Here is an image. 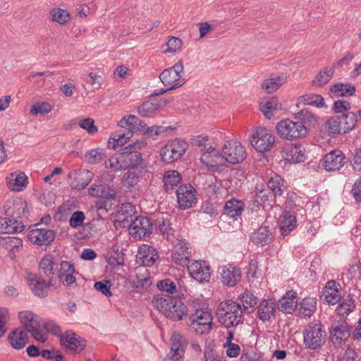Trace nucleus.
I'll use <instances>...</instances> for the list:
<instances>
[{
	"label": "nucleus",
	"mask_w": 361,
	"mask_h": 361,
	"mask_svg": "<svg viewBox=\"0 0 361 361\" xmlns=\"http://www.w3.org/2000/svg\"><path fill=\"white\" fill-rule=\"evenodd\" d=\"M157 309L168 319L178 322L189 316L192 308L182 302L180 298L171 295L158 294L153 298Z\"/></svg>",
	"instance_id": "nucleus-1"
},
{
	"label": "nucleus",
	"mask_w": 361,
	"mask_h": 361,
	"mask_svg": "<svg viewBox=\"0 0 361 361\" xmlns=\"http://www.w3.org/2000/svg\"><path fill=\"white\" fill-rule=\"evenodd\" d=\"M243 313L241 304L233 300L221 302L216 312L219 322L226 329L242 324Z\"/></svg>",
	"instance_id": "nucleus-2"
},
{
	"label": "nucleus",
	"mask_w": 361,
	"mask_h": 361,
	"mask_svg": "<svg viewBox=\"0 0 361 361\" xmlns=\"http://www.w3.org/2000/svg\"><path fill=\"white\" fill-rule=\"evenodd\" d=\"M59 263L54 261V257L46 255L42 257L39 264L40 277H47L51 283L58 279L63 285H68V261H61L60 269Z\"/></svg>",
	"instance_id": "nucleus-3"
},
{
	"label": "nucleus",
	"mask_w": 361,
	"mask_h": 361,
	"mask_svg": "<svg viewBox=\"0 0 361 361\" xmlns=\"http://www.w3.org/2000/svg\"><path fill=\"white\" fill-rule=\"evenodd\" d=\"M188 317L187 324L197 334L203 335L210 332L213 323L209 312L193 306Z\"/></svg>",
	"instance_id": "nucleus-4"
},
{
	"label": "nucleus",
	"mask_w": 361,
	"mask_h": 361,
	"mask_svg": "<svg viewBox=\"0 0 361 361\" xmlns=\"http://www.w3.org/2000/svg\"><path fill=\"white\" fill-rule=\"evenodd\" d=\"M326 336L324 326L321 322H310L303 331V342L308 349H320L325 343Z\"/></svg>",
	"instance_id": "nucleus-5"
},
{
	"label": "nucleus",
	"mask_w": 361,
	"mask_h": 361,
	"mask_svg": "<svg viewBox=\"0 0 361 361\" xmlns=\"http://www.w3.org/2000/svg\"><path fill=\"white\" fill-rule=\"evenodd\" d=\"M279 135L283 139L294 140L306 137L307 128L300 121H293L290 119H283L276 126Z\"/></svg>",
	"instance_id": "nucleus-6"
},
{
	"label": "nucleus",
	"mask_w": 361,
	"mask_h": 361,
	"mask_svg": "<svg viewBox=\"0 0 361 361\" xmlns=\"http://www.w3.org/2000/svg\"><path fill=\"white\" fill-rule=\"evenodd\" d=\"M250 143L258 152L264 153L273 149L275 136L268 128L259 126L252 133Z\"/></svg>",
	"instance_id": "nucleus-7"
},
{
	"label": "nucleus",
	"mask_w": 361,
	"mask_h": 361,
	"mask_svg": "<svg viewBox=\"0 0 361 361\" xmlns=\"http://www.w3.org/2000/svg\"><path fill=\"white\" fill-rule=\"evenodd\" d=\"M222 159L232 164L242 163L247 157L245 147L240 142L235 140L226 141L222 147Z\"/></svg>",
	"instance_id": "nucleus-8"
},
{
	"label": "nucleus",
	"mask_w": 361,
	"mask_h": 361,
	"mask_svg": "<svg viewBox=\"0 0 361 361\" xmlns=\"http://www.w3.org/2000/svg\"><path fill=\"white\" fill-rule=\"evenodd\" d=\"M187 143L180 139H175L161 147V159L166 164H171L180 159L186 152Z\"/></svg>",
	"instance_id": "nucleus-9"
},
{
	"label": "nucleus",
	"mask_w": 361,
	"mask_h": 361,
	"mask_svg": "<svg viewBox=\"0 0 361 361\" xmlns=\"http://www.w3.org/2000/svg\"><path fill=\"white\" fill-rule=\"evenodd\" d=\"M177 203L180 209L194 207L197 202V191L191 184L183 183L176 189Z\"/></svg>",
	"instance_id": "nucleus-10"
},
{
	"label": "nucleus",
	"mask_w": 361,
	"mask_h": 361,
	"mask_svg": "<svg viewBox=\"0 0 361 361\" xmlns=\"http://www.w3.org/2000/svg\"><path fill=\"white\" fill-rule=\"evenodd\" d=\"M329 338L334 345L345 344L351 334V326L345 319L334 322L329 329Z\"/></svg>",
	"instance_id": "nucleus-11"
},
{
	"label": "nucleus",
	"mask_w": 361,
	"mask_h": 361,
	"mask_svg": "<svg viewBox=\"0 0 361 361\" xmlns=\"http://www.w3.org/2000/svg\"><path fill=\"white\" fill-rule=\"evenodd\" d=\"M119 159L123 166V170L126 169H138L140 172H146L147 164L142 159V154L137 150L123 149L119 152Z\"/></svg>",
	"instance_id": "nucleus-12"
},
{
	"label": "nucleus",
	"mask_w": 361,
	"mask_h": 361,
	"mask_svg": "<svg viewBox=\"0 0 361 361\" xmlns=\"http://www.w3.org/2000/svg\"><path fill=\"white\" fill-rule=\"evenodd\" d=\"M130 234L140 238L149 236L153 231L152 220L148 216H136L129 225Z\"/></svg>",
	"instance_id": "nucleus-13"
},
{
	"label": "nucleus",
	"mask_w": 361,
	"mask_h": 361,
	"mask_svg": "<svg viewBox=\"0 0 361 361\" xmlns=\"http://www.w3.org/2000/svg\"><path fill=\"white\" fill-rule=\"evenodd\" d=\"M188 342L180 332H174L171 337V350L166 360L179 361L183 357Z\"/></svg>",
	"instance_id": "nucleus-14"
},
{
	"label": "nucleus",
	"mask_w": 361,
	"mask_h": 361,
	"mask_svg": "<svg viewBox=\"0 0 361 361\" xmlns=\"http://www.w3.org/2000/svg\"><path fill=\"white\" fill-rule=\"evenodd\" d=\"M191 277L198 282H208L211 278V267L208 262L204 260L194 261L188 266Z\"/></svg>",
	"instance_id": "nucleus-15"
},
{
	"label": "nucleus",
	"mask_w": 361,
	"mask_h": 361,
	"mask_svg": "<svg viewBox=\"0 0 361 361\" xmlns=\"http://www.w3.org/2000/svg\"><path fill=\"white\" fill-rule=\"evenodd\" d=\"M345 155L339 149H334L322 159L324 169L326 171H338L345 163Z\"/></svg>",
	"instance_id": "nucleus-16"
},
{
	"label": "nucleus",
	"mask_w": 361,
	"mask_h": 361,
	"mask_svg": "<svg viewBox=\"0 0 361 361\" xmlns=\"http://www.w3.org/2000/svg\"><path fill=\"white\" fill-rule=\"evenodd\" d=\"M341 286L338 282L330 280L324 285L320 298L329 305H336L341 300Z\"/></svg>",
	"instance_id": "nucleus-17"
},
{
	"label": "nucleus",
	"mask_w": 361,
	"mask_h": 361,
	"mask_svg": "<svg viewBox=\"0 0 361 361\" xmlns=\"http://www.w3.org/2000/svg\"><path fill=\"white\" fill-rule=\"evenodd\" d=\"M218 272L221 275L222 283L228 287L235 286L242 277L240 269L233 264H228L220 267Z\"/></svg>",
	"instance_id": "nucleus-18"
},
{
	"label": "nucleus",
	"mask_w": 361,
	"mask_h": 361,
	"mask_svg": "<svg viewBox=\"0 0 361 361\" xmlns=\"http://www.w3.org/2000/svg\"><path fill=\"white\" fill-rule=\"evenodd\" d=\"M55 232L48 228H33L27 234L28 240L33 244L47 246L54 240Z\"/></svg>",
	"instance_id": "nucleus-19"
},
{
	"label": "nucleus",
	"mask_w": 361,
	"mask_h": 361,
	"mask_svg": "<svg viewBox=\"0 0 361 361\" xmlns=\"http://www.w3.org/2000/svg\"><path fill=\"white\" fill-rule=\"evenodd\" d=\"M183 71V63L181 59L178 60L173 66L164 69L159 75L161 82L165 86L174 85L180 82Z\"/></svg>",
	"instance_id": "nucleus-20"
},
{
	"label": "nucleus",
	"mask_w": 361,
	"mask_h": 361,
	"mask_svg": "<svg viewBox=\"0 0 361 361\" xmlns=\"http://www.w3.org/2000/svg\"><path fill=\"white\" fill-rule=\"evenodd\" d=\"M249 240L257 247H264L273 242L274 234L269 226L262 225L250 233Z\"/></svg>",
	"instance_id": "nucleus-21"
},
{
	"label": "nucleus",
	"mask_w": 361,
	"mask_h": 361,
	"mask_svg": "<svg viewBox=\"0 0 361 361\" xmlns=\"http://www.w3.org/2000/svg\"><path fill=\"white\" fill-rule=\"evenodd\" d=\"M93 173L87 169H78L69 173V185L75 190L85 188L91 181Z\"/></svg>",
	"instance_id": "nucleus-22"
},
{
	"label": "nucleus",
	"mask_w": 361,
	"mask_h": 361,
	"mask_svg": "<svg viewBox=\"0 0 361 361\" xmlns=\"http://www.w3.org/2000/svg\"><path fill=\"white\" fill-rule=\"evenodd\" d=\"M27 281L35 295L39 298H44L47 295L49 288L51 285L50 281L46 282L45 280L40 279L37 274L34 273L27 274Z\"/></svg>",
	"instance_id": "nucleus-23"
},
{
	"label": "nucleus",
	"mask_w": 361,
	"mask_h": 361,
	"mask_svg": "<svg viewBox=\"0 0 361 361\" xmlns=\"http://www.w3.org/2000/svg\"><path fill=\"white\" fill-rule=\"evenodd\" d=\"M5 209V214L10 215V209H12L11 217L23 218L28 216L27 203L25 200L17 197L12 202L7 201L4 207Z\"/></svg>",
	"instance_id": "nucleus-24"
},
{
	"label": "nucleus",
	"mask_w": 361,
	"mask_h": 361,
	"mask_svg": "<svg viewBox=\"0 0 361 361\" xmlns=\"http://www.w3.org/2000/svg\"><path fill=\"white\" fill-rule=\"evenodd\" d=\"M298 295L295 291L288 290L286 294L280 298L276 304V310L284 314H292L298 305Z\"/></svg>",
	"instance_id": "nucleus-25"
},
{
	"label": "nucleus",
	"mask_w": 361,
	"mask_h": 361,
	"mask_svg": "<svg viewBox=\"0 0 361 361\" xmlns=\"http://www.w3.org/2000/svg\"><path fill=\"white\" fill-rule=\"evenodd\" d=\"M276 313V304L274 299H263L257 307V317L263 322H269L275 318Z\"/></svg>",
	"instance_id": "nucleus-26"
},
{
	"label": "nucleus",
	"mask_w": 361,
	"mask_h": 361,
	"mask_svg": "<svg viewBox=\"0 0 361 361\" xmlns=\"http://www.w3.org/2000/svg\"><path fill=\"white\" fill-rule=\"evenodd\" d=\"M157 258V252L152 246L144 245L138 250L136 262L143 267H152Z\"/></svg>",
	"instance_id": "nucleus-27"
},
{
	"label": "nucleus",
	"mask_w": 361,
	"mask_h": 361,
	"mask_svg": "<svg viewBox=\"0 0 361 361\" xmlns=\"http://www.w3.org/2000/svg\"><path fill=\"white\" fill-rule=\"evenodd\" d=\"M281 155L285 163L297 164L303 162L305 159L300 145H291L287 147H283L281 150Z\"/></svg>",
	"instance_id": "nucleus-28"
},
{
	"label": "nucleus",
	"mask_w": 361,
	"mask_h": 361,
	"mask_svg": "<svg viewBox=\"0 0 361 361\" xmlns=\"http://www.w3.org/2000/svg\"><path fill=\"white\" fill-rule=\"evenodd\" d=\"M244 209V202L233 197L226 202L224 206L223 214L231 219H233L235 221H237L238 219H240Z\"/></svg>",
	"instance_id": "nucleus-29"
},
{
	"label": "nucleus",
	"mask_w": 361,
	"mask_h": 361,
	"mask_svg": "<svg viewBox=\"0 0 361 361\" xmlns=\"http://www.w3.org/2000/svg\"><path fill=\"white\" fill-rule=\"evenodd\" d=\"M89 195L104 200H115L117 192L114 185L107 184L93 185L89 189Z\"/></svg>",
	"instance_id": "nucleus-30"
},
{
	"label": "nucleus",
	"mask_w": 361,
	"mask_h": 361,
	"mask_svg": "<svg viewBox=\"0 0 361 361\" xmlns=\"http://www.w3.org/2000/svg\"><path fill=\"white\" fill-rule=\"evenodd\" d=\"M182 176L178 171L169 170L165 171L163 176L165 191L169 194L173 193L182 184Z\"/></svg>",
	"instance_id": "nucleus-31"
},
{
	"label": "nucleus",
	"mask_w": 361,
	"mask_h": 361,
	"mask_svg": "<svg viewBox=\"0 0 361 361\" xmlns=\"http://www.w3.org/2000/svg\"><path fill=\"white\" fill-rule=\"evenodd\" d=\"M152 223L156 233L162 235L168 240L174 235L175 230L171 227V223L168 217H164L162 214L153 220Z\"/></svg>",
	"instance_id": "nucleus-32"
},
{
	"label": "nucleus",
	"mask_w": 361,
	"mask_h": 361,
	"mask_svg": "<svg viewBox=\"0 0 361 361\" xmlns=\"http://www.w3.org/2000/svg\"><path fill=\"white\" fill-rule=\"evenodd\" d=\"M295 214L290 210H283L280 218V232L283 237L288 235L296 226Z\"/></svg>",
	"instance_id": "nucleus-33"
},
{
	"label": "nucleus",
	"mask_w": 361,
	"mask_h": 361,
	"mask_svg": "<svg viewBox=\"0 0 361 361\" xmlns=\"http://www.w3.org/2000/svg\"><path fill=\"white\" fill-rule=\"evenodd\" d=\"M28 339L27 331L19 328L14 329L8 336V341L15 350L23 349L28 343Z\"/></svg>",
	"instance_id": "nucleus-34"
},
{
	"label": "nucleus",
	"mask_w": 361,
	"mask_h": 361,
	"mask_svg": "<svg viewBox=\"0 0 361 361\" xmlns=\"http://www.w3.org/2000/svg\"><path fill=\"white\" fill-rule=\"evenodd\" d=\"M190 251L184 242L180 241L171 254L173 262L180 266H188Z\"/></svg>",
	"instance_id": "nucleus-35"
},
{
	"label": "nucleus",
	"mask_w": 361,
	"mask_h": 361,
	"mask_svg": "<svg viewBox=\"0 0 361 361\" xmlns=\"http://www.w3.org/2000/svg\"><path fill=\"white\" fill-rule=\"evenodd\" d=\"M321 133L335 137L336 135L343 134L341 124L338 116L329 117L320 128Z\"/></svg>",
	"instance_id": "nucleus-36"
},
{
	"label": "nucleus",
	"mask_w": 361,
	"mask_h": 361,
	"mask_svg": "<svg viewBox=\"0 0 361 361\" xmlns=\"http://www.w3.org/2000/svg\"><path fill=\"white\" fill-rule=\"evenodd\" d=\"M42 325L43 328L49 334L60 337V343L68 350V331L61 333V327L51 320L44 321L42 320Z\"/></svg>",
	"instance_id": "nucleus-37"
},
{
	"label": "nucleus",
	"mask_w": 361,
	"mask_h": 361,
	"mask_svg": "<svg viewBox=\"0 0 361 361\" xmlns=\"http://www.w3.org/2000/svg\"><path fill=\"white\" fill-rule=\"evenodd\" d=\"M132 130L126 131L123 129L116 131L114 136H111L107 144L109 149H116L117 147H122L133 136Z\"/></svg>",
	"instance_id": "nucleus-38"
},
{
	"label": "nucleus",
	"mask_w": 361,
	"mask_h": 361,
	"mask_svg": "<svg viewBox=\"0 0 361 361\" xmlns=\"http://www.w3.org/2000/svg\"><path fill=\"white\" fill-rule=\"evenodd\" d=\"M238 300L241 304L243 312L251 314L255 310V307L257 304L258 298L250 290H246L238 296Z\"/></svg>",
	"instance_id": "nucleus-39"
},
{
	"label": "nucleus",
	"mask_w": 361,
	"mask_h": 361,
	"mask_svg": "<svg viewBox=\"0 0 361 361\" xmlns=\"http://www.w3.org/2000/svg\"><path fill=\"white\" fill-rule=\"evenodd\" d=\"M106 262L113 267L125 264V254L120 246L114 245L107 253Z\"/></svg>",
	"instance_id": "nucleus-40"
},
{
	"label": "nucleus",
	"mask_w": 361,
	"mask_h": 361,
	"mask_svg": "<svg viewBox=\"0 0 361 361\" xmlns=\"http://www.w3.org/2000/svg\"><path fill=\"white\" fill-rule=\"evenodd\" d=\"M317 300L313 297H306L300 303L298 316L301 318L310 317L317 310Z\"/></svg>",
	"instance_id": "nucleus-41"
},
{
	"label": "nucleus",
	"mask_w": 361,
	"mask_h": 361,
	"mask_svg": "<svg viewBox=\"0 0 361 361\" xmlns=\"http://www.w3.org/2000/svg\"><path fill=\"white\" fill-rule=\"evenodd\" d=\"M87 345V341L75 331L69 330V353H80Z\"/></svg>",
	"instance_id": "nucleus-42"
},
{
	"label": "nucleus",
	"mask_w": 361,
	"mask_h": 361,
	"mask_svg": "<svg viewBox=\"0 0 361 361\" xmlns=\"http://www.w3.org/2000/svg\"><path fill=\"white\" fill-rule=\"evenodd\" d=\"M83 157L85 161L90 164H98L107 159L106 149L99 147L87 151Z\"/></svg>",
	"instance_id": "nucleus-43"
},
{
	"label": "nucleus",
	"mask_w": 361,
	"mask_h": 361,
	"mask_svg": "<svg viewBox=\"0 0 361 361\" xmlns=\"http://www.w3.org/2000/svg\"><path fill=\"white\" fill-rule=\"evenodd\" d=\"M337 116L341 121L343 133H346L348 131L353 130L357 122V114L352 111Z\"/></svg>",
	"instance_id": "nucleus-44"
},
{
	"label": "nucleus",
	"mask_w": 361,
	"mask_h": 361,
	"mask_svg": "<svg viewBox=\"0 0 361 361\" xmlns=\"http://www.w3.org/2000/svg\"><path fill=\"white\" fill-rule=\"evenodd\" d=\"M279 99L277 97H271L269 99L259 103V109L267 119L274 117L273 111L278 109Z\"/></svg>",
	"instance_id": "nucleus-45"
},
{
	"label": "nucleus",
	"mask_w": 361,
	"mask_h": 361,
	"mask_svg": "<svg viewBox=\"0 0 361 361\" xmlns=\"http://www.w3.org/2000/svg\"><path fill=\"white\" fill-rule=\"evenodd\" d=\"M334 71L335 66H331L330 68L325 67L315 75L314 78L312 81V84L318 87L324 86L331 79L334 73Z\"/></svg>",
	"instance_id": "nucleus-46"
},
{
	"label": "nucleus",
	"mask_w": 361,
	"mask_h": 361,
	"mask_svg": "<svg viewBox=\"0 0 361 361\" xmlns=\"http://www.w3.org/2000/svg\"><path fill=\"white\" fill-rule=\"evenodd\" d=\"M12 178L7 180V185L11 190L21 191L27 185V177L23 172H20L16 175L11 174Z\"/></svg>",
	"instance_id": "nucleus-47"
},
{
	"label": "nucleus",
	"mask_w": 361,
	"mask_h": 361,
	"mask_svg": "<svg viewBox=\"0 0 361 361\" xmlns=\"http://www.w3.org/2000/svg\"><path fill=\"white\" fill-rule=\"evenodd\" d=\"M125 173L122 177L121 181L123 185L128 188H132L135 186L140 181V177L145 173V172H140V169H136L137 172L132 171L131 169Z\"/></svg>",
	"instance_id": "nucleus-48"
},
{
	"label": "nucleus",
	"mask_w": 361,
	"mask_h": 361,
	"mask_svg": "<svg viewBox=\"0 0 361 361\" xmlns=\"http://www.w3.org/2000/svg\"><path fill=\"white\" fill-rule=\"evenodd\" d=\"M267 186L271 190L274 197L281 195L283 192V190L286 188L284 180L276 173H274V175L269 178Z\"/></svg>",
	"instance_id": "nucleus-49"
},
{
	"label": "nucleus",
	"mask_w": 361,
	"mask_h": 361,
	"mask_svg": "<svg viewBox=\"0 0 361 361\" xmlns=\"http://www.w3.org/2000/svg\"><path fill=\"white\" fill-rule=\"evenodd\" d=\"M0 245L9 251V255L14 250H19L23 247V240L14 236L0 237Z\"/></svg>",
	"instance_id": "nucleus-50"
},
{
	"label": "nucleus",
	"mask_w": 361,
	"mask_h": 361,
	"mask_svg": "<svg viewBox=\"0 0 361 361\" xmlns=\"http://www.w3.org/2000/svg\"><path fill=\"white\" fill-rule=\"evenodd\" d=\"M159 102H152L150 100L143 102L137 108V114L142 117H149L152 116L157 110L160 108Z\"/></svg>",
	"instance_id": "nucleus-51"
},
{
	"label": "nucleus",
	"mask_w": 361,
	"mask_h": 361,
	"mask_svg": "<svg viewBox=\"0 0 361 361\" xmlns=\"http://www.w3.org/2000/svg\"><path fill=\"white\" fill-rule=\"evenodd\" d=\"M272 195L271 192H265L264 190L256 192L254 196V202L257 203V207H262L264 209L267 207H271V202L273 201Z\"/></svg>",
	"instance_id": "nucleus-52"
},
{
	"label": "nucleus",
	"mask_w": 361,
	"mask_h": 361,
	"mask_svg": "<svg viewBox=\"0 0 361 361\" xmlns=\"http://www.w3.org/2000/svg\"><path fill=\"white\" fill-rule=\"evenodd\" d=\"M175 130L176 128L171 126H164L154 125L147 129V135L148 137H152L154 135L165 137L168 135H171L175 131Z\"/></svg>",
	"instance_id": "nucleus-53"
},
{
	"label": "nucleus",
	"mask_w": 361,
	"mask_h": 361,
	"mask_svg": "<svg viewBox=\"0 0 361 361\" xmlns=\"http://www.w3.org/2000/svg\"><path fill=\"white\" fill-rule=\"evenodd\" d=\"M130 121H131V126L130 130H132V133H142L144 135H147V129L149 127L147 126L146 122L143 120H141L137 116L135 115H129Z\"/></svg>",
	"instance_id": "nucleus-54"
},
{
	"label": "nucleus",
	"mask_w": 361,
	"mask_h": 361,
	"mask_svg": "<svg viewBox=\"0 0 361 361\" xmlns=\"http://www.w3.org/2000/svg\"><path fill=\"white\" fill-rule=\"evenodd\" d=\"M283 83V79L278 76L264 80L262 84V87L266 92L272 93L277 90Z\"/></svg>",
	"instance_id": "nucleus-55"
},
{
	"label": "nucleus",
	"mask_w": 361,
	"mask_h": 361,
	"mask_svg": "<svg viewBox=\"0 0 361 361\" xmlns=\"http://www.w3.org/2000/svg\"><path fill=\"white\" fill-rule=\"evenodd\" d=\"M157 287L161 292H166V295H172L177 292L176 284L171 279L158 281Z\"/></svg>",
	"instance_id": "nucleus-56"
},
{
	"label": "nucleus",
	"mask_w": 361,
	"mask_h": 361,
	"mask_svg": "<svg viewBox=\"0 0 361 361\" xmlns=\"http://www.w3.org/2000/svg\"><path fill=\"white\" fill-rule=\"evenodd\" d=\"M18 317L26 331L30 329V326H34L39 322L34 320V314L31 311L20 312Z\"/></svg>",
	"instance_id": "nucleus-57"
},
{
	"label": "nucleus",
	"mask_w": 361,
	"mask_h": 361,
	"mask_svg": "<svg viewBox=\"0 0 361 361\" xmlns=\"http://www.w3.org/2000/svg\"><path fill=\"white\" fill-rule=\"evenodd\" d=\"M50 14L51 20L61 25H64L68 21V11L66 9L54 8L51 10Z\"/></svg>",
	"instance_id": "nucleus-58"
},
{
	"label": "nucleus",
	"mask_w": 361,
	"mask_h": 361,
	"mask_svg": "<svg viewBox=\"0 0 361 361\" xmlns=\"http://www.w3.org/2000/svg\"><path fill=\"white\" fill-rule=\"evenodd\" d=\"M53 219L58 222H66L68 221V201H64L56 208Z\"/></svg>",
	"instance_id": "nucleus-59"
},
{
	"label": "nucleus",
	"mask_w": 361,
	"mask_h": 361,
	"mask_svg": "<svg viewBox=\"0 0 361 361\" xmlns=\"http://www.w3.org/2000/svg\"><path fill=\"white\" fill-rule=\"evenodd\" d=\"M351 108L350 103L348 101L338 99L334 101L331 108V111L336 115H341L345 112L350 111Z\"/></svg>",
	"instance_id": "nucleus-60"
},
{
	"label": "nucleus",
	"mask_w": 361,
	"mask_h": 361,
	"mask_svg": "<svg viewBox=\"0 0 361 361\" xmlns=\"http://www.w3.org/2000/svg\"><path fill=\"white\" fill-rule=\"evenodd\" d=\"M51 106L47 102H37L31 106L30 113L32 115L45 114L51 111Z\"/></svg>",
	"instance_id": "nucleus-61"
},
{
	"label": "nucleus",
	"mask_w": 361,
	"mask_h": 361,
	"mask_svg": "<svg viewBox=\"0 0 361 361\" xmlns=\"http://www.w3.org/2000/svg\"><path fill=\"white\" fill-rule=\"evenodd\" d=\"M111 286V281L106 279L96 281L94 283V288L106 297H110L112 295V293L110 289Z\"/></svg>",
	"instance_id": "nucleus-62"
},
{
	"label": "nucleus",
	"mask_w": 361,
	"mask_h": 361,
	"mask_svg": "<svg viewBox=\"0 0 361 361\" xmlns=\"http://www.w3.org/2000/svg\"><path fill=\"white\" fill-rule=\"evenodd\" d=\"M104 163L106 169H111L114 171L123 169L121 160L119 159V153L109 158L108 161L106 159Z\"/></svg>",
	"instance_id": "nucleus-63"
},
{
	"label": "nucleus",
	"mask_w": 361,
	"mask_h": 361,
	"mask_svg": "<svg viewBox=\"0 0 361 361\" xmlns=\"http://www.w3.org/2000/svg\"><path fill=\"white\" fill-rule=\"evenodd\" d=\"M85 219V216L83 212L76 211L74 212L71 216L69 218V226L72 228H77L82 226Z\"/></svg>",
	"instance_id": "nucleus-64"
}]
</instances>
